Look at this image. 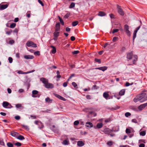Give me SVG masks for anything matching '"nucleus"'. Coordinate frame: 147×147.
I'll return each instance as SVG.
<instances>
[{
	"label": "nucleus",
	"mask_w": 147,
	"mask_h": 147,
	"mask_svg": "<svg viewBox=\"0 0 147 147\" xmlns=\"http://www.w3.org/2000/svg\"><path fill=\"white\" fill-rule=\"evenodd\" d=\"M147 100V96L145 93H143L136 96L134 99V101L136 102L139 101L142 102Z\"/></svg>",
	"instance_id": "nucleus-1"
},
{
	"label": "nucleus",
	"mask_w": 147,
	"mask_h": 147,
	"mask_svg": "<svg viewBox=\"0 0 147 147\" xmlns=\"http://www.w3.org/2000/svg\"><path fill=\"white\" fill-rule=\"evenodd\" d=\"M116 128L117 129V130H114V128L111 129L108 128H106L104 129L103 132L105 134L110 135L111 137H113L115 136V134L111 133V132H116L119 130V128L118 127H116Z\"/></svg>",
	"instance_id": "nucleus-2"
},
{
	"label": "nucleus",
	"mask_w": 147,
	"mask_h": 147,
	"mask_svg": "<svg viewBox=\"0 0 147 147\" xmlns=\"http://www.w3.org/2000/svg\"><path fill=\"white\" fill-rule=\"evenodd\" d=\"M3 107L6 108H11L12 107L11 105L8 102L6 101H4L2 104Z\"/></svg>",
	"instance_id": "nucleus-3"
},
{
	"label": "nucleus",
	"mask_w": 147,
	"mask_h": 147,
	"mask_svg": "<svg viewBox=\"0 0 147 147\" xmlns=\"http://www.w3.org/2000/svg\"><path fill=\"white\" fill-rule=\"evenodd\" d=\"M26 45L28 47H32L35 48L37 47V45L36 44L30 41H27L26 43Z\"/></svg>",
	"instance_id": "nucleus-4"
},
{
	"label": "nucleus",
	"mask_w": 147,
	"mask_h": 147,
	"mask_svg": "<svg viewBox=\"0 0 147 147\" xmlns=\"http://www.w3.org/2000/svg\"><path fill=\"white\" fill-rule=\"evenodd\" d=\"M34 123L35 124L38 126V127L40 129L43 128L44 127V126L42 123L40 121H35Z\"/></svg>",
	"instance_id": "nucleus-5"
},
{
	"label": "nucleus",
	"mask_w": 147,
	"mask_h": 147,
	"mask_svg": "<svg viewBox=\"0 0 147 147\" xmlns=\"http://www.w3.org/2000/svg\"><path fill=\"white\" fill-rule=\"evenodd\" d=\"M124 28L127 35L129 36H130L131 33L129 30V27L128 26L127 24H125L124 26Z\"/></svg>",
	"instance_id": "nucleus-6"
},
{
	"label": "nucleus",
	"mask_w": 147,
	"mask_h": 147,
	"mask_svg": "<svg viewBox=\"0 0 147 147\" xmlns=\"http://www.w3.org/2000/svg\"><path fill=\"white\" fill-rule=\"evenodd\" d=\"M118 12L119 13L121 16H123L124 15V12L123 10L121 8V6L117 5Z\"/></svg>",
	"instance_id": "nucleus-7"
},
{
	"label": "nucleus",
	"mask_w": 147,
	"mask_h": 147,
	"mask_svg": "<svg viewBox=\"0 0 147 147\" xmlns=\"http://www.w3.org/2000/svg\"><path fill=\"white\" fill-rule=\"evenodd\" d=\"M46 88H53V86L52 84L49 83L48 82L45 85Z\"/></svg>",
	"instance_id": "nucleus-8"
},
{
	"label": "nucleus",
	"mask_w": 147,
	"mask_h": 147,
	"mask_svg": "<svg viewBox=\"0 0 147 147\" xmlns=\"http://www.w3.org/2000/svg\"><path fill=\"white\" fill-rule=\"evenodd\" d=\"M146 106H147V103L140 105L138 107V109L139 110L141 111Z\"/></svg>",
	"instance_id": "nucleus-9"
},
{
	"label": "nucleus",
	"mask_w": 147,
	"mask_h": 147,
	"mask_svg": "<svg viewBox=\"0 0 147 147\" xmlns=\"http://www.w3.org/2000/svg\"><path fill=\"white\" fill-rule=\"evenodd\" d=\"M133 56V53L132 52L127 53V58L129 59H131Z\"/></svg>",
	"instance_id": "nucleus-10"
},
{
	"label": "nucleus",
	"mask_w": 147,
	"mask_h": 147,
	"mask_svg": "<svg viewBox=\"0 0 147 147\" xmlns=\"http://www.w3.org/2000/svg\"><path fill=\"white\" fill-rule=\"evenodd\" d=\"M119 29H114L113 30V31L112 32V33L113 34H114L115 32H117L119 31V30H120L121 31H122L123 30L122 29V27L121 25V24H119Z\"/></svg>",
	"instance_id": "nucleus-11"
},
{
	"label": "nucleus",
	"mask_w": 147,
	"mask_h": 147,
	"mask_svg": "<svg viewBox=\"0 0 147 147\" xmlns=\"http://www.w3.org/2000/svg\"><path fill=\"white\" fill-rule=\"evenodd\" d=\"M103 97L106 100H107L108 99H110V98H108V97L109 96L108 92H104L103 94Z\"/></svg>",
	"instance_id": "nucleus-12"
},
{
	"label": "nucleus",
	"mask_w": 147,
	"mask_h": 147,
	"mask_svg": "<svg viewBox=\"0 0 147 147\" xmlns=\"http://www.w3.org/2000/svg\"><path fill=\"white\" fill-rule=\"evenodd\" d=\"M85 126L87 127L91 128L93 127V124L91 122H87L86 123Z\"/></svg>",
	"instance_id": "nucleus-13"
},
{
	"label": "nucleus",
	"mask_w": 147,
	"mask_h": 147,
	"mask_svg": "<svg viewBox=\"0 0 147 147\" xmlns=\"http://www.w3.org/2000/svg\"><path fill=\"white\" fill-rule=\"evenodd\" d=\"M38 92L36 90H33L32 92V96L34 97H39V96L38 95H36L38 94Z\"/></svg>",
	"instance_id": "nucleus-14"
},
{
	"label": "nucleus",
	"mask_w": 147,
	"mask_h": 147,
	"mask_svg": "<svg viewBox=\"0 0 147 147\" xmlns=\"http://www.w3.org/2000/svg\"><path fill=\"white\" fill-rule=\"evenodd\" d=\"M107 67L106 66H104L102 67H97L95 68L96 69H99L102 71H104L106 70L107 69Z\"/></svg>",
	"instance_id": "nucleus-15"
},
{
	"label": "nucleus",
	"mask_w": 147,
	"mask_h": 147,
	"mask_svg": "<svg viewBox=\"0 0 147 147\" xmlns=\"http://www.w3.org/2000/svg\"><path fill=\"white\" fill-rule=\"evenodd\" d=\"M40 80L45 85L48 82V80L46 79L42 78H40Z\"/></svg>",
	"instance_id": "nucleus-16"
},
{
	"label": "nucleus",
	"mask_w": 147,
	"mask_h": 147,
	"mask_svg": "<svg viewBox=\"0 0 147 147\" xmlns=\"http://www.w3.org/2000/svg\"><path fill=\"white\" fill-rule=\"evenodd\" d=\"M8 6L7 4L1 5L0 4V10H3L6 8Z\"/></svg>",
	"instance_id": "nucleus-17"
},
{
	"label": "nucleus",
	"mask_w": 147,
	"mask_h": 147,
	"mask_svg": "<svg viewBox=\"0 0 147 147\" xmlns=\"http://www.w3.org/2000/svg\"><path fill=\"white\" fill-rule=\"evenodd\" d=\"M138 57L137 55H134L133 56V63L134 64H136V62L138 60Z\"/></svg>",
	"instance_id": "nucleus-18"
},
{
	"label": "nucleus",
	"mask_w": 147,
	"mask_h": 147,
	"mask_svg": "<svg viewBox=\"0 0 147 147\" xmlns=\"http://www.w3.org/2000/svg\"><path fill=\"white\" fill-rule=\"evenodd\" d=\"M24 57L26 59H32L34 58V56L31 55H25Z\"/></svg>",
	"instance_id": "nucleus-19"
},
{
	"label": "nucleus",
	"mask_w": 147,
	"mask_h": 147,
	"mask_svg": "<svg viewBox=\"0 0 147 147\" xmlns=\"http://www.w3.org/2000/svg\"><path fill=\"white\" fill-rule=\"evenodd\" d=\"M55 31H59L60 29V24L59 23H57L55 26Z\"/></svg>",
	"instance_id": "nucleus-20"
},
{
	"label": "nucleus",
	"mask_w": 147,
	"mask_h": 147,
	"mask_svg": "<svg viewBox=\"0 0 147 147\" xmlns=\"http://www.w3.org/2000/svg\"><path fill=\"white\" fill-rule=\"evenodd\" d=\"M84 143L82 141H79L77 142V145L79 146H82L84 145Z\"/></svg>",
	"instance_id": "nucleus-21"
},
{
	"label": "nucleus",
	"mask_w": 147,
	"mask_h": 147,
	"mask_svg": "<svg viewBox=\"0 0 147 147\" xmlns=\"http://www.w3.org/2000/svg\"><path fill=\"white\" fill-rule=\"evenodd\" d=\"M11 135L13 137H17L19 135V134L15 132H11Z\"/></svg>",
	"instance_id": "nucleus-22"
},
{
	"label": "nucleus",
	"mask_w": 147,
	"mask_h": 147,
	"mask_svg": "<svg viewBox=\"0 0 147 147\" xmlns=\"http://www.w3.org/2000/svg\"><path fill=\"white\" fill-rule=\"evenodd\" d=\"M59 31H55V32L53 33L54 37H55L56 38L58 37V36H59Z\"/></svg>",
	"instance_id": "nucleus-23"
},
{
	"label": "nucleus",
	"mask_w": 147,
	"mask_h": 147,
	"mask_svg": "<svg viewBox=\"0 0 147 147\" xmlns=\"http://www.w3.org/2000/svg\"><path fill=\"white\" fill-rule=\"evenodd\" d=\"M50 47L53 48V49L51 51V52L53 54H55L56 52V49L55 47L53 46H51Z\"/></svg>",
	"instance_id": "nucleus-24"
},
{
	"label": "nucleus",
	"mask_w": 147,
	"mask_h": 147,
	"mask_svg": "<svg viewBox=\"0 0 147 147\" xmlns=\"http://www.w3.org/2000/svg\"><path fill=\"white\" fill-rule=\"evenodd\" d=\"M125 92V90L123 89L121 90L119 92V94L120 96H122L124 95Z\"/></svg>",
	"instance_id": "nucleus-25"
},
{
	"label": "nucleus",
	"mask_w": 147,
	"mask_h": 147,
	"mask_svg": "<svg viewBox=\"0 0 147 147\" xmlns=\"http://www.w3.org/2000/svg\"><path fill=\"white\" fill-rule=\"evenodd\" d=\"M98 15L101 16H104L106 15L105 13L103 11H100L99 12L98 14Z\"/></svg>",
	"instance_id": "nucleus-26"
},
{
	"label": "nucleus",
	"mask_w": 147,
	"mask_h": 147,
	"mask_svg": "<svg viewBox=\"0 0 147 147\" xmlns=\"http://www.w3.org/2000/svg\"><path fill=\"white\" fill-rule=\"evenodd\" d=\"M102 126L103 124L101 123H98L96 125V127L98 129L101 128V127H102Z\"/></svg>",
	"instance_id": "nucleus-27"
},
{
	"label": "nucleus",
	"mask_w": 147,
	"mask_h": 147,
	"mask_svg": "<svg viewBox=\"0 0 147 147\" xmlns=\"http://www.w3.org/2000/svg\"><path fill=\"white\" fill-rule=\"evenodd\" d=\"M17 138L20 140H23L25 139L24 136L22 135H19L17 136Z\"/></svg>",
	"instance_id": "nucleus-28"
},
{
	"label": "nucleus",
	"mask_w": 147,
	"mask_h": 147,
	"mask_svg": "<svg viewBox=\"0 0 147 147\" xmlns=\"http://www.w3.org/2000/svg\"><path fill=\"white\" fill-rule=\"evenodd\" d=\"M63 144L65 145H67L69 144V141L66 140H64L63 142Z\"/></svg>",
	"instance_id": "nucleus-29"
},
{
	"label": "nucleus",
	"mask_w": 147,
	"mask_h": 147,
	"mask_svg": "<svg viewBox=\"0 0 147 147\" xmlns=\"http://www.w3.org/2000/svg\"><path fill=\"white\" fill-rule=\"evenodd\" d=\"M45 100L46 102L48 103H51L52 101V100H51L49 97H47L45 99Z\"/></svg>",
	"instance_id": "nucleus-30"
},
{
	"label": "nucleus",
	"mask_w": 147,
	"mask_h": 147,
	"mask_svg": "<svg viewBox=\"0 0 147 147\" xmlns=\"http://www.w3.org/2000/svg\"><path fill=\"white\" fill-rule=\"evenodd\" d=\"M130 109L135 111H138V109L137 108L135 107H134V106H132L130 107Z\"/></svg>",
	"instance_id": "nucleus-31"
},
{
	"label": "nucleus",
	"mask_w": 147,
	"mask_h": 147,
	"mask_svg": "<svg viewBox=\"0 0 147 147\" xmlns=\"http://www.w3.org/2000/svg\"><path fill=\"white\" fill-rule=\"evenodd\" d=\"M78 23V21H74L72 23V25L73 26H76Z\"/></svg>",
	"instance_id": "nucleus-32"
},
{
	"label": "nucleus",
	"mask_w": 147,
	"mask_h": 147,
	"mask_svg": "<svg viewBox=\"0 0 147 147\" xmlns=\"http://www.w3.org/2000/svg\"><path fill=\"white\" fill-rule=\"evenodd\" d=\"M58 17L59 18V21H60L61 23V24L62 25H63L64 23L63 21V20H62V18H61L60 17H59V16H58Z\"/></svg>",
	"instance_id": "nucleus-33"
},
{
	"label": "nucleus",
	"mask_w": 147,
	"mask_h": 147,
	"mask_svg": "<svg viewBox=\"0 0 147 147\" xmlns=\"http://www.w3.org/2000/svg\"><path fill=\"white\" fill-rule=\"evenodd\" d=\"M31 13L30 11H28L26 13V16L28 18H29L30 17Z\"/></svg>",
	"instance_id": "nucleus-34"
},
{
	"label": "nucleus",
	"mask_w": 147,
	"mask_h": 147,
	"mask_svg": "<svg viewBox=\"0 0 147 147\" xmlns=\"http://www.w3.org/2000/svg\"><path fill=\"white\" fill-rule=\"evenodd\" d=\"M16 24L15 23H13L10 24V27L11 28H13L16 26Z\"/></svg>",
	"instance_id": "nucleus-35"
},
{
	"label": "nucleus",
	"mask_w": 147,
	"mask_h": 147,
	"mask_svg": "<svg viewBox=\"0 0 147 147\" xmlns=\"http://www.w3.org/2000/svg\"><path fill=\"white\" fill-rule=\"evenodd\" d=\"M72 84L75 88H78L77 85L75 82H72Z\"/></svg>",
	"instance_id": "nucleus-36"
},
{
	"label": "nucleus",
	"mask_w": 147,
	"mask_h": 147,
	"mask_svg": "<svg viewBox=\"0 0 147 147\" xmlns=\"http://www.w3.org/2000/svg\"><path fill=\"white\" fill-rule=\"evenodd\" d=\"M75 5V4L74 3H72L69 5V8H71L74 7Z\"/></svg>",
	"instance_id": "nucleus-37"
},
{
	"label": "nucleus",
	"mask_w": 147,
	"mask_h": 147,
	"mask_svg": "<svg viewBox=\"0 0 147 147\" xmlns=\"http://www.w3.org/2000/svg\"><path fill=\"white\" fill-rule=\"evenodd\" d=\"M146 134V132L145 131H141L140 133V135L142 136H145Z\"/></svg>",
	"instance_id": "nucleus-38"
},
{
	"label": "nucleus",
	"mask_w": 147,
	"mask_h": 147,
	"mask_svg": "<svg viewBox=\"0 0 147 147\" xmlns=\"http://www.w3.org/2000/svg\"><path fill=\"white\" fill-rule=\"evenodd\" d=\"M99 88L96 85H94L92 88V90H96L97 89H98V88Z\"/></svg>",
	"instance_id": "nucleus-39"
},
{
	"label": "nucleus",
	"mask_w": 147,
	"mask_h": 147,
	"mask_svg": "<svg viewBox=\"0 0 147 147\" xmlns=\"http://www.w3.org/2000/svg\"><path fill=\"white\" fill-rule=\"evenodd\" d=\"M137 32H136L135 31H134L133 34V40H134L135 38H136V33Z\"/></svg>",
	"instance_id": "nucleus-40"
},
{
	"label": "nucleus",
	"mask_w": 147,
	"mask_h": 147,
	"mask_svg": "<svg viewBox=\"0 0 147 147\" xmlns=\"http://www.w3.org/2000/svg\"><path fill=\"white\" fill-rule=\"evenodd\" d=\"M7 145L9 147H13V144L10 143V142H8L7 143Z\"/></svg>",
	"instance_id": "nucleus-41"
},
{
	"label": "nucleus",
	"mask_w": 147,
	"mask_h": 147,
	"mask_svg": "<svg viewBox=\"0 0 147 147\" xmlns=\"http://www.w3.org/2000/svg\"><path fill=\"white\" fill-rule=\"evenodd\" d=\"M12 32V30H10L9 31L6 32V34H8V35H10Z\"/></svg>",
	"instance_id": "nucleus-42"
},
{
	"label": "nucleus",
	"mask_w": 147,
	"mask_h": 147,
	"mask_svg": "<svg viewBox=\"0 0 147 147\" xmlns=\"http://www.w3.org/2000/svg\"><path fill=\"white\" fill-rule=\"evenodd\" d=\"M34 54L35 55H40V52L39 51H36L34 53Z\"/></svg>",
	"instance_id": "nucleus-43"
},
{
	"label": "nucleus",
	"mask_w": 147,
	"mask_h": 147,
	"mask_svg": "<svg viewBox=\"0 0 147 147\" xmlns=\"http://www.w3.org/2000/svg\"><path fill=\"white\" fill-rule=\"evenodd\" d=\"M15 145L17 146H21L22 145V144L19 142H16L15 144Z\"/></svg>",
	"instance_id": "nucleus-44"
},
{
	"label": "nucleus",
	"mask_w": 147,
	"mask_h": 147,
	"mask_svg": "<svg viewBox=\"0 0 147 147\" xmlns=\"http://www.w3.org/2000/svg\"><path fill=\"white\" fill-rule=\"evenodd\" d=\"M127 134H128L131 133V130L130 129L127 128L125 130Z\"/></svg>",
	"instance_id": "nucleus-45"
},
{
	"label": "nucleus",
	"mask_w": 147,
	"mask_h": 147,
	"mask_svg": "<svg viewBox=\"0 0 147 147\" xmlns=\"http://www.w3.org/2000/svg\"><path fill=\"white\" fill-rule=\"evenodd\" d=\"M70 14L69 13H67L64 16V18H68L70 16Z\"/></svg>",
	"instance_id": "nucleus-46"
},
{
	"label": "nucleus",
	"mask_w": 147,
	"mask_h": 147,
	"mask_svg": "<svg viewBox=\"0 0 147 147\" xmlns=\"http://www.w3.org/2000/svg\"><path fill=\"white\" fill-rule=\"evenodd\" d=\"M131 115V114L129 112H127L125 114V116L127 117H128L129 116Z\"/></svg>",
	"instance_id": "nucleus-47"
},
{
	"label": "nucleus",
	"mask_w": 147,
	"mask_h": 147,
	"mask_svg": "<svg viewBox=\"0 0 147 147\" xmlns=\"http://www.w3.org/2000/svg\"><path fill=\"white\" fill-rule=\"evenodd\" d=\"M79 53V51H75L72 52L73 54H77Z\"/></svg>",
	"instance_id": "nucleus-48"
},
{
	"label": "nucleus",
	"mask_w": 147,
	"mask_h": 147,
	"mask_svg": "<svg viewBox=\"0 0 147 147\" xmlns=\"http://www.w3.org/2000/svg\"><path fill=\"white\" fill-rule=\"evenodd\" d=\"M16 107L17 108H20L22 107L21 104H20L16 105Z\"/></svg>",
	"instance_id": "nucleus-49"
},
{
	"label": "nucleus",
	"mask_w": 147,
	"mask_h": 147,
	"mask_svg": "<svg viewBox=\"0 0 147 147\" xmlns=\"http://www.w3.org/2000/svg\"><path fill=\"white\" fill-rule=\"evenodd\" d=\"M79 123V122L78 121H74V124L75 125H78Z\"/></svg>",
	"instance_id": "nucleus-50"
},
{
	"label": "nucleus",
	"mask_w": 147,
	"mask_h": 147,
	"mask_svg": "<svg viewBox=\"0 0 147 147\" xmlns=\"http://www.w3.org/2000/svg\"><path fill=\"white\" fill-rule=\"evenodd\" d=\"M89 113L91 115H93L94 116H95L96 115L95 113L92 111L90 112Z\"/></svg>",
	"instance_id": "nucleus-51"
},
{
	"label": "nucleus",
	"mask_w": 147,
	"mask_h": 147,
	"mask_svg": "<svg viewBox=\"0 0 147 147\" xmlns=\"http://www.w3.org/2000/svg\"><path fill=\"white\" fill-rule=\"evenodd\" d=\"M0 144L2 146H4L5 144L3 140H0Z\"/></svg>",
	"instance_id": "nucleus-52"
},
{
	"label": "nucleus",
	"mask_w": 147,
	"mask_h": 147,
	"mask_svg": "<svg viewBox=\"0 0 147 147\" xmlns=\"http://www.w3.org/2000/svg\"><path fill=\"white\" fill-rule=\"evenodd\" d=\"M14 42H15V41L14 40H9V43L10 44L12 45L14 43Z\"/></svg>",
	"instance_id": "nucleus-53"
},
{
	"label": "nucleus",
	"mask_w": 147,
	"mask_h": 147,
	"mask_svg": "<svg viewBox=\"0 0 147 147\" xmlns=\"http://www.w3.org/2000/svg\"><path fill=\"white\" fill-rule=\"evenodd\" d=\"M110 18L111 19H114L115 18V15L111 13L110 14Z\"/></svg>",
	"instance_id": "nucleus-54"
},
{
	"label": "nucleus",
	"mask_w": 147,
	"mask_h": 147,
	"mask_svg": "<svg viewBox=\"0 0 147 147\" xmlns=\"http://www.w3.org/2000/svg\"><path fill=\"white\" fill-rule=\"evenodd\" d=\"M8 60L9 61V62L10 63H12L13 61V59L11 57H9L8 58Z\"/></svg>",
	"instance_id": "nucleus-55"
},
{
	"label": "nucleus",
	"mask_w": 147,
	"mask_h": 147,
	"mask_svg": "<svg viewBox=\"0 0 147 147\" xmlns=\"http://www.w3.org/2000/svg\"><path fill=\"white\" fill-rule=\"evenodd\" d=\"M95 61L96 62H97L98 63H101V61H100V59H96V58H95Z\"/></svg>",
	"instance_id": "nucleus-56"
},
{
	"label": "nucleus",
	"mask_w": 147,
	"mask_h": 147,
	"mask_svg": "<svg viewBox=\"0 0 147 147\" xmlns=\"http://www.w3.org/2000/svg\"><path fill=\"white\" fill-rule=\"evenodd\" d=\"M75 75L74 74H72L71 75V76L69 77V78L68 79V81H69L70 79H71L72 77L74 76Z\"/></svg>",
	"instance_id": "nucleus-57"
},
{
	"label": "nucleus",
	"mask_w": 147,
	"mask_h": 147,
	"mask_svg": "<svg viewBox=\"0 0 147 147\" xmlns=\"http://www.w3.org/2000/svg\"><path fill=\"white\" fill-rule=\"evenodd\" d=\"M55 95L56 97L58 98L59 99H60V98L61 97V96L60 95L57 94H55Z\"/></svg>",
	"instance_id": "nucleus-58"
},
{
	"label": "nucleus",
	"mask_w": 147,
	"mask_h": 147,
	"mask_svg": "<svg viewBox=\"0 0 147 147\" xmlns=\"http://www.w3.org/2000/svg\"><path fill=\"white\" fill-rule=\"evenodd\" d=\"M71 40L72 41H74L75 40V38L74 36H71L70 38Z\"/></svg>",
	"instance_id": "nucleus-59"
},
{
	"label": "nucleus",
	"mask_w": 147,
	"mask_h": 147,
	"mask_svg": "<svg viewBox=\"0 0 147 147\" xmlns=\"http://www.w3.org/2000/svg\"><path fill=\"white\" fill-rule=\"evenodd\" d=\"M15 118L16 119L19 120L20 119V116H16L15 117Z\"/></svg>",
	"instance_id": "nucleus-60"
},
{
	"label": "nucleus",
	"mask_w": 147,
	"mask_h": 147,
	"mask_svg": "<svg viewBox=\"0 0 147 147\" xmlns=\"http://www.w3.org/2000/svg\"><path fill=\"white\" fill-rule=\"evenodd\" d=\"M30 117L32 119H36L37 117L36 116H33L32 115H30Z\"/></svg>",
	"instance_id": "nucleus-61"
},
{
	"label": "nucleus",
	"mask_w": 147,
	"mask_h": 147,
	"mask_svg": "<svg viewBox=\"0 0 147 147\" xmlns=\"http://www.w3.org/2000/svg\"><path fill=\"white\" fill-rule=\"evenodd\" d=\"M68 82H65L63 83V86L64 87H66L67 85Z\"/></svg>",
	"instance_id": "nucleus-62"
},
{
	"label": "nucleus",
	"mask_w": 147,
	"mask_h": 147,
	"mask_svg": "<svg viewBox=\"0 0 147 147\" xmlns=\"http://www.w3.org/2000/svg\"><path fill=\"white\" fill-rule=\"evenodd\" d=\"M117 39V38L116 37H114L113 39V41L114 42H115L116 41Z\"/></svg>",
	"instance_id": "nucleus-63"
},
{
	"label": "nucleus",
	"mask_w": 147,
	"mask_h": 147,
	"mask_svg": "<svg viewBox=\"0 0 147 147\" xmlns=\"http://www.w3.org/2000/svg\"><path fill=\"white\" fill-rule=\"evenodd\" d=\"M145 145L144 144H141L139 145V147H144Z\"/></svg>",
	"instance_id": "nucleus-64"
}]
</instances>
